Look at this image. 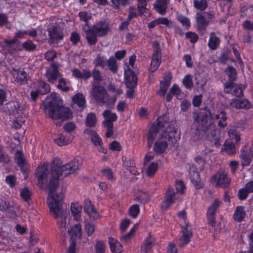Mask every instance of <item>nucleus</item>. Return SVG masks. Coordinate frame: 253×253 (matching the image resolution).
Returning a JSON list of instances; mask_svg holds the SVG:
<instances>
[{
  "mask_svg": "<svg viewBox=\"0 0 253 253\" xmlns=\"http://www.w3.org/2000/svg\"><path fill=\"white\" fill-rule=\"evenodd\" d=\"M95 249L96 253H104L105 249L104 243L101 241H97Z\"/></svg>",
  "mask_w": 253,
  "mask_h": 253,
  "instance_id": "13d9d810",
  "label": "nucleus"
},
{
  "mask_svg": "<svg viewBox=\"0 0 253 253\" xmlns=\"http://www.w3.org/2000/svg\"><path fill=\"white\" fill-rule=\"evenodd\" d=\"M229 104L230 106L236 109H248L251 107V104L246 99H237L234 98L230 100Z\"/></svg>",
  "mask_w": 253,
  "mask_h": 253,
  "instance_id": "dca6fc26",
  "label": "nucleus"
},
{
  "mask_svg": "<svg viewBox=\"0 0 253 253\" xmlns=\"http://www.w3.org/2000/svg\"><path fill=\"white\" fill-rule=\"evenodd\" d=\"M177 18L178 21L180 22L183 26L187 28L190 26V22L187 17L180 15L177 16Z\"/></svg>",
  "mask_w": 253,
  "mask_h": 253,
  "instance_id": "680f3d73",
  "label": "nucleus"
},
{
  "mask_svg": "<svg viewBox=\"0 0 253 253\" xmlns=\"http://www.w3.org/2000/svg\"><path fill=\"white\" fill-rule=\"evenodd\" d=\"M221 204V202L218 199H215L211 206L209 207L207 215L209 225L213 227L215 231H219L221 227L218 225H216L215 222V214Z\"/></svg>",
  "mask_w": 253,
  "mask_h": 253,
  "instance_id": "39448f33",
  "label": "nucleus"
},
{
  "mask_svg": "<svg viewBox=\"0 0 253 253\" xmlns=\"http://www.w3.org/2000/svg\"><path fill=\"white\" fill-rule=\"evenodd\" d=\"M246 216V212L243 207H237L234 214V219L238 222H241L244 220Z\"/></svg>",
  "mask_w": 253,
  "mask_h": 253,
  "instance_id": "473e14b6",
  "label": "nucleus"
},
{
  "mask_svg": "<svg viewBox=\"0 0 253 253\" xmlns=\"http://www.w3.org/2000/svg\"><path fill=\"white\" fill-rule=\"evenodd\" d=\"M82 226L80 224H76L68 230L69 234L72 237L81 238V237Z\"/></svg>",
  "mask_w": 253,
  "mask_h": 253,
  "instance_id": "f704fd0d",
  "label": "nucleus"
},
{
  "mask_svg": "<svg viewBox=\"0 0 253 253\" xmlns=\"http://www.w3.org/2000/svg\"><path fill=\"white\" fill-rule=\"evenodd\" d=\"M220 40L215 35L214 32H212L210 35L208 45L210 48L214 50L219 45Z\"/></svg>",
  "mask_w": 253,
  "mask_h": 253,
  "instance_id": "7c9ffc66",
  "label": "nucleus"
},
{
  "mask_svg": "<svg viewBox=\"0 0 253 253\" xmlns=\"http://www.w3.org/2000/svg\"><path fill=\"white\" fill-rule=\"evenodd\" d=\"M82 207L78 203H72L71 205V210L74 216V219L76 221H79L81 219V213Z\"/></svg>",
  "mask_w": 253,
  "mask_h": 253,
  "instance_id": "cd10ccee",
  "label": "nucleus"
},
{
  "mask_svg": "<svg viewBox=\"0 0 253 253\" xmlns=\"http://www.w3.org/2000/svg\"><path fill=\"white\" fill-rule=\"evenodd\" d=\"M158 169V165L155 163H152L150 166H149L147 170L146 171L147 175L148 176H152L154 175Z\"/></svg>",
  "mask_w": 253,
  "mask_h": 253,
  "instance_id": "6e6d98bb",
  "label": "nucleus"
},
{
  "mask_svg": "<svg viewBox=\"0 0 253 253\" xmlns=\"http://www.w3.org/2000/svg\"><path fill=\"white\" fill-rule=\"evenodd\" d=\"M196 22L198 29L199 32L203 35L206 27L208 25L207 20L204 16L200 13H197L196 15Z\"/></svg>",
  "mask_w": 253,
  "mask_h": 253,
  "instance_id": "5701e85b",
  "label": "nucleus"
},
{
  "mask_svg": "<svg viewBox=\"0 0 253 253\" xmlns=\"http://www.w3.org/2000/svg\"><path fill=\"white\" fill-rule=\"evenodd\" d=\"M224 91L237 97H241L243 95V88L240 84H237L234 82H226L224 84Z\"/></svg>",
  "mask_w": 253,
  "mask_h": 253,
  "instance_id": "6e6552de",
  "label": "nucleus"
},
{
  "mask_svg": "<svg viewBox=\"0 0 253 253\" xmlns=\"http://www.w3.org/2000/svg\"><path fill=\"white\" fill-rule=\"evenodd\" d=\"M85 123L86 126L89 127L95 126L96 123L95 115L93 113H89L86 117Z\"/></svg>",
  "mask_w": 253,
  "mask_h": 253,
  "instance_id": "ea45409f",
  "label": "nucleus"
},
{
  "mask_svg": "<svg viewBox=\"0 0 253 253\" xmlns=\"http://www.w3.org/2000/svg\"><path fill=\"white\" fill-rule=\"evenodd\" d=\"M80 161L78 159H74L61 167H54L52 169L51 177L48 185L49 192L47 204L49 208L50 214L57 219V223L62 234H65L66 231L68 214L62 209L63 195L62 193L56 194L55 192L58 186V179L77 170L81 165Z\"/></svg>",
  "mask_w": 253,
  "mask_h": 253,
  "instance_id": "f257e3e1",
  "label": "nucleus"
},
{
  "mask_svg": "<svg viewBox=\"0 0 253 253\" xmlns=\"http://www.w3.org/2000/svg\"><path fill=\"white\" fill-rule=\"evenodd\" d=\"M49 117L52 119L57 126H61L62 122L72 118V112L69 108L63 107L61 105L53 115Z\"/></svg>",
  "mask_w": 253,
  "mask_h": 253,
  "instance_id": "20e7f679",
  "label": "nucleus"
},
{
  "mask_svg": "<svg viewBox=\"0 0 253 253\" xmlns=\"http://www.w3.org/2000/svg\"><path fill=\"white\" fill-rule=\"evenodd\" d=\"M5 181L10 187H13L16 184V180L15 176L13 175H9L6 177Z\"/></svg>",
  "mask_w": 253,
  "mask_h": 253,
  "instance_id": "69168bd1",
  "label": "nucleus"
},
{
  "mask_svg": "<svg viewBox=\"0 0 253 253\" xmlns=\"http://www.w3.org/2000/svg\"><path fill=\"white\" fill-rule=\"evenodd\" d=\"M157 21L158 25L163 24L168 28H171L173 26L172 22L166 17L159 18L157 19Z\"/></svg>",
  "mask_w": 253,
  "mask_h": 253,
  "instance_id": "3c124183",
  "label": "nucleus"
},
{
  "mask_svg": "<svg viewBox=\"0 0 253 253\" xmlns=\"http://www.w3.org/2000/svg\"><path fill=\"white\" fill-rule=\"evenodd\" d=\"M84 210L85 212L93 219H97L99 215L94 209L91 201L88 199H86L84 200Z\"/></svg>",
  "mask_w": 253,
  "mask_h": 253,
  "instance_id": "aec40b11",
  "label": "nucleus"
},
{
  "mask_svg": "<svg viewBox=\"0 0 253 253\" xmlns=\"http://www.w3.org/2000/svg\"><path fill=\"white\" fill-rule=\"evenodd\" d=\"M31 194V192L27 188H25L20 191V196L25 201H28L30 199Z\"/></svg>",
  "mask_w": 253,
  "mask_h": 253,
  "instance_id": "052dcab7",
  "label": "nucleus"
},
{
  "mask_svg": "<svg viewBox=\"0 0 253 253\" xmlns=\"http://www.w3.org/2000/svg\"><path fill=\"white\" fill-rule=\"evenodd\" d=\"M14 81L19 84H24L27 83V75L23 70L13 69Z\"/></svg>",
  "mask_w": 253,
  "mask_h": 253,
  "instance_id": "f3484780",
  "label": "nucleus"
},
{
  "mask_svg": "<svg viewBox=\"0 0 253 253\" xmlns=\"http://www.w3.org/2000/svg\"><path fill=\"white\" fill-rule=\"evenodd\" d=\"M175 188L177 192L183 194L185 189V186L182 181L178 180L175 182Z\"/></svg>",
  "mask_w": 253,
  "mask_h": 253,
  "instance_id": "338daca9",
  "label": "nucleus"
},
{
  "mask_svg": "<svg viewBox=\"0 0 253 253\" xmlns=\"http://www.w3.org/2000/svg\"><path fill=\"white\" fill-rule=\"evenodd\" d=\"M169 87V86L161 83L160 89L157 91V94L161 97H164Z\"/></svg>",
  "mask_w": 253,
  "mask_h": 253,
  "instance_id": "0e129e2a",
  "label": "nucleus"
},
{
  "mask_svg": "<svg viewBox=\"0 0 253 253\" xmlns=\"http://www.w3.org/2000/svg\"><path fill=\"white\" fill-rule=\"evenodd\" d=\"M55 142L58 146H63L69 144L71 141L63 134H60L57 138L55 139Z\"/></svg>",
  "mask_w": 253,
  "mask_h": 253,
  "instance_id": "37998d69",
  "label": "nucleus"
},
{
  "mask_svg": "<svg viewBox=\"0 0 253 253\" xmlns=\"http://www.w3.org/2000/svg\"><path fill=\"white\" fill-rule=\"evenodd\" d=\"M48 33L51 43L60 41L62 40L63 38V34L60 28L56 26H54L49 28Z\"/></svg>",
  "mask_w": 253,
  "mask_h": 253,
  "instance_id": "a211bd4d",
  "label": "nucleus"
},
{
  "mask_svg": "<svg viewBox=\"0 0 253 253\" xmlns=\"http://www.w3.org/2000/svg\"><path fill=\"white\" fill-rule=\"evenodd\" d=\"M125 79L127 87H134L137 84V78L135 74L129 69L125 70Z\"/></svg>",
  "mask_w": 253,
  "mask_h": 253,
  "instance_id": "2eb2a0df",
  "label": "nucleus"
},
{
  "mask_svg": "<svg viewBox=\"0 0 253 253\" xmlns=\"http://www.w3.org/2000/svg\"><path fill=\"white\" fill-rule=\"evenodd\" d=\"M213 178L217 181L216 186L221 187H226L229 185L231 180L227 177L226 171L221 170L214 175Z\"/></svg>",
  "mask_w": 253,
  "mask_h": 253,
  "instance_id": "9d476101",
  "label": "nucleus"
},
{
  "mask_svg": "<svg viewBox=\"0 0 253 253\" xmlns=\"http://www.w3.org/2000/svg\"><path fill=\"white\" fill-rule=\"evenodd\" d=\"M15 159L23 171L26 172L27 169V166L23 154L21 151H17L16 152L15 156Z\"/></svg>",
  "mask_w": 253,
  "mask_h": 253,
  "instance_id": "393cba45",
  "label": "nucleus"
},
{
  "mask_svg": "<svg viewBox=\"0 0 253 253\" xmlns=\"http://www.w3.org/2000/svg\"><path fill=\"white\" fill-rule=\"evenodd\" d=\"M211 117L212 119L217 120V125L221 128H224L227 125L226 113L225 111H221L218 113L211 115Z\"/></svg>",
  "mask_w": 253,
  "mask_h": 253,
  "instance_id": "412c9836",
  "label": "nucleus"
},
{
  "mask_svg": "<svg viewBox=\"0 0 253 253\" xmlns=\"http://www.w3.org/2000/svg\"><path fill=\"white\" fill-rule=\"evenodd\" d=\"M137 0V6L139 11L141 13L145 12L147 8L146 5L147 2L149 0Z\"/></svg>",
  "mask_w": 253,
  "mask_h": 253,
  "instance_id": "864d4df0",
  "label": "nucleus"
},
{
  "mask_svg": "<svg viewBox=\"0 0 253 253\" xmlns=\"http://www.w3.org/2000/svg\"><path fill=\"white\" fill-rule=\"evenodd\" d=\"M49 173V170L46 166H42L37 169L36 175L38 178V186L42 188L44 181L47 179V176Z\"/></svg>",
  "mask_w": 253,
  "mask_h": 253,
  "instance_id": "9b49d317",
  "label": "nucleus"
},
{
  "mask_svg": "<svg viewBox=\"0 0 253 253\" xmlns=\"http://www.w3.org/2000/svg\"><path fill=\"white\" fill-rule=\"evenodd\" d=\"M238 127L236 126H231L228 130V133L232 139H234L236 142L240 140V135L238 132Z\"/></svg>",
  "mask_w": 253,
  "mask_h": 253,
  "instance_id": "e433bc0d",
  "label": "nucleus"
},
{
  "mask_svg": "<svg viewBox=\"0 0 253 253\" xmlns=\"http://www.w3.org/2000/svg\"><path fill=\"white\" fill-rule=\"evenodd\" d=\"M85 38L89 45H94L97 42V35L92 29H89L85 31Z\"/></svg>",
  "mask_w": 253,
  "mask_h": 253,
  "instance_id": "bb28decb",
  "label": "nucleus"
},
{
  "mask_svg": "<svg viewBox=\"0 0 253 253\" xmlns=\"http://www.w3.org/2000/svg\"><path fill=\"white\" fill-rule=\"evenodd\" d=\"M194 7L200 10H204L207 6V2L206 0H194Z\"/></svg>",
  "mask_w": 253,
  "mask_h": 253,
  "instance_id": "49530a36",
  "label": "nucleus"
},
{
  "mask_svg": "<svg viewBox=\"0 0 253 253\" xmlns=\"http://www.w3.org/2000/svg\"><path fill=\"white\" fill-rule=\"evenodd\" d=\"M43 104L45 111L50 116L62 105V101L58 94L53 92L46 97Z\"/></svg>",
  "mask_w": 253,
  "mask_h": 253,
  "instance_id": "7ed1b4c3",
  "label": "nucleus"
},
{
  "mask_svg": "<svg viewBox=\"0 0 253 253\" xmlns=\"http://www.w3.org/2000/svg\"><path fill=\"white\" fill-rule=\"evenodd\" d=\"M152 46L154 51L152 57L161 58V49L158 42L154 41L152 43Z\"/></svg>",
  "mask_w": 253,
  "mask_h": 253,
  "instance_id": "c03bdc74",
  "label": "nucleus"
},
{
  "mask_svg": "<svg viewBox=\"0 0 253 253\" xmlns=\"http://www.w3.org/2000/svg\"><path fill=\"white\" fill-rule=\"evenodd\" d=\"M103 116L104 118L112 122L116 121L117 116L115 113H112L110 110H106L103 113Z\"/></svg>",
  "mask_w": 253,
  "mask_h": 253,
  "instance_id": "8fccbe9b",
  "label": "nucleus"
},
{
  "mask_svg": "<svg viewBox=\"0 0 253 253\" xmlns=\"http://www.w3.org/2000/svg\"><path fill=\"white\" fill-rule=\"evenodd\" d=\"M101 172L103 176L106 177L109 180L112 181L115 179L112 170L109 168L102 169Z\"/></svg>",
  "mask_w": 253,
  "mask_h": 253,
  "instance_id": "a18cd8bd",
  "label": "nucleus"
},
{
  "mask_svg": "<svg viewBox=\"0 0 253 253\" xmlns=\"http://www.w3.org/2000/svg\"><path fill=\"white\" fill-rule=\"evenodd\" d=\"M92 29L99 37H103L106 35L109 30L108 23L102 21L93 25Z\"/></svg>",
  "mask_w": 253,
  "mask_h": 253,
  "instance_id": "4468645a",
  "label": "nucleus"
},
{
  "mask_svg": "<svg viewBox=\"0 0 253 253\" xmlns=\"http://www.w3.org/2000/svg\"><path fill=\"white\" fill-rule=\"evenodd\" d=\"M169 0H157L154 4L155 10L161 15H165Z\"/></svg>",
  "mask_w": 253,
  "mask_h": 253,
  "instance_id": "b1692460",
  "label": "nucleus"
},
{
  "mask_svg": "<svg viewBox=\"0 0 253 253\" xmlns=\"http://www.w3.org/2000/svg\"><path fill=\"white\" fill-rule=\"evenodd\" d=\"M91 94L98 102L105 103L108 100L107 91L105 89L99 85H92Z\"/></svg>",
  "mask_w": 253,
  "mask_h": 253,
  "instance_id": "423d86ee",
  "label": "nucleus"
},
{
  "mask_svg": "<svg viewBox=\"0 0 253 253\" xmlns=\"http://www.w3.org/2000/svg\"><path fill=\"white\" fill-rule=\"evenodd\" d=\"M243 160L242 165L243 167L249 166L253 158V150L246 146L241 150V153L239 156Z\"/></svg>",
  "mask_w": 253,
  "mask_h": 253,
  "instance_id": "f8f14e48",
  "label": "nucleus"
},
{
  "mask_svg": "<svg viewBox=\"0 0 253 253\" xmlns=\"http://www.w3.org/2000/svg\"><path fill=\"white\" fill-rule=\"evenodd\" d=\"M67 82L64 79L60 78L58 80L57 87L62 91L66 92L69 90V87L66 86Z\"/></svg>",
  "mask_w": 253,
  "mask_h": 253,
  "instance_id": "bf43d9fd",
  "label": "nucleus"
},
{
  "mask_svg": "<svg viewBox=\"0 0 253 253\" xmlns=\"http://www.w3.org/2000/svg\"><path fill=\"white\" fill-rule=\"evenodd\" d=\"M223 149L229 155H232L236 153V148L232 142L226 141L223 145Z\"/></svg>",
  "mask_w": 253,
  "mask_h": 253,
  "instance_id": "4c0bfd02",
  "label": "nucleus"
},
{
  "mask_svg": "<svg viewBox=\"0 0 253 253\" xmlns=\"http://www.w3.org/2000/svg\"><path fill=\"white\" fill-rule=\"evenodd\" d=\"M91 139L92 142L95 145L100 146L101 145L102 142L101 139L96 132L94 133H93L92 136L91 137Z\"/></svg>",
  "mask_w": 253,
  "mask_h": 253,
  "instance_id": "774afa93",
  "label": "nucleus"
},
{
  "mask_svg": "<svg viewBox=\"0 0 253 253\" xmlns=\"http://www.w3.org/2000/svg\"><path fill=\"white\" fill-rule=\"evenodd\" d=\"M45 76L50 83L54 84L62 77V74L58 70V67L55 63H51L50 67L47 69Z\"/></svg>",
  "mask_w": 253,
  "mask_h": 253,
  "instance_id": "0eeeda50",
  "label": "nucleus"
},
{
  "mask_svg": "<svg viewBox=\"0 0 253 253\" xmlns=\"http://www.w3.org/2000/svg\"><path fill=\"white\" fill-rule=\"evenodd\" d=\"M108 59L100 55H97L96 58L93 61V64L95 66H98L105 70L107 69V64Z\"/></svg>",
  "mask_w": 253,
  "mask_h": 253,
  "instance_id": "72a5a7b5",
  "label": "nucleus"
},
{
  "mask_svg": "<svg viewBox=\"0 0 253 253\" xmlns=\"http://www.w3.org/2000/svg\"><path fill=\"white\" fill-rule=\"evenodd\" d=\"M111 251L113 253H121L123 252V247L121 244L114 238H110L108 241Z\"/></svg>",
  "mask_w": 253,
  "mask_h": 253,
  "instance_id": "a878e982",
  "label": "nucleus"
},
{
  "mask_svg": "<svg viewBox=\"0 0 253 253\" xmlns=\"http://www.w3.org/2000/svg\"><path fill=\"white\" fill-rule=\"evenodd\" d=\"M181 232L182 236L179 238V246L182 247L190 242L192 236V233L190 226L187 223L182 227Z\"/></svg>",
  "mask_w": 253,
  "mask_h": 253,
  "instance_id": "ddd939ff",
  "label": "nucleus"
},
{
  "mask_svg": "<svg viewBox=\"0 0 253 253\" xmlns=\"http://www.w3.org/2000/svg\"><path fill=\"white\" fill-rule=\"evenodd\" d=\"M180 134L172 125L164 122L159 119L154 122L147 135L148 146L151 147L154 139H156L153 150L157 154L164 153L169 144L172 146L180 139Z\"/></svg>",
  "mask_w": 253,
  "mask_h": 253,
  "instance_id": "f03ea898",
  "label": "nucleus"
},
{
  "mask_svg": "<svg viewBox=\"0 0 253 253\" xmlns=\"http://www.w3.org/2000/svg\"><path fill=\"white\" fill-rule=\"evenodd\" d=\"M154 245V239L151 237H148L141 245V250L144 253H149Z\"/></svg>",
  "mask_w": 253,
  "mask_h": 253,
  "instance_id": "c85d7f7f",
  "label": "nucleus"
},
{
  "mask_svg": "<svg viewBox=\"0 0 253 253\" xmlns=\"http://www.w3.org/2000/svg\"><path fill=\"white\" fill-rule=\"evenodd\" d=\"M107 68L114 74L117 73L118 65L117 63L116 60L113 56L110 57L109 59H108L107 64Z\"/></svg>",
  "mask_w": 253,
  "mask_h": 253,
  "instance_id": "2f4dec72",
  "label": "nucleus"
},
{
  "mask_svg": "<svg viewBox=\"0 0 253 253\" xmlns=\"http://www.w3.org/2000/svg\"><path fill=\"white\" fill-rule=\"evenodd\" d=\"M50 89V86L47 83H46L43 81H41L39 83L38 90H39L40 94H46L49 92Z\"/></svg>",
  "mask_w": 253,
  "mask_h": 253,
  "instance_id": "79ce46f5",
  "label": "nucleus"
},
{
  "mask_svg": "<svg viewBox=\"0 0 253 253\" xmlns=\"http://www.w3.org/2000/svg\"><path fill=\"white\" fill-rule=\"evenodd\" d=\"M183 84L187 89H191L193 86L191 77L189 75H186L183 79Z\"/></svg>",
  "mask_w": 253,
  "mask_h": 253,
  "instance_id": "5fc2aeb1",
  "label": "nucleus"
},
{
  "mask_svg": "<svg viewBox=\"0 0 253 253\" xmlns=\"http://www.w3.org/2000/svg\"><path fill=\"white\" fill-rule=\"evenodd\" d=\"M139 206L138 205L134 204L131 206L128 210L129 215L133 218H135L139 213Z\"/></svg>",
  "mask_w": 253,
  "mask_h": 253,
  "instance_id": "de8ad7c7",
  "label": "nucleus"
},
{
  "mask_svg": "<svg viewBox=\"0 0 253 253\" xmlns=\"http://www.w3.org/2000/svg\"><path fill=\"white\" fill-rule=\"evenodd\" d=\"M196 164H195V168H196L197 169H199L201 170H203L205 168L206 164L205 160L201 157H197L195 159Z\"/></svg>",
  "mask_w": 253,
  "mask_h": 253,
  "instance_id": "603ef678",
  "label": "nucleus"
},
{
  "mask_svg": "<svg viewBox=\"0 0 253 253\" xmlns=\"http://www.w3.org/2000/svg\"><path fill=\"white\" fill-rule=\"evenodd\" d=\"M228 77L227 82H234L236 79L237 72L236 69L232 66H228L225 70Z\"/></svg>",
  "mask_w": 253,
  "mask_h": 253,
  "instance_id": "c9c22d12",
  "label": "nucleus"
},
{
  "mask_svg": "<svg viewBox=\"0 0 253 253\" xmlns=\"http://www.w3.org/2000/svg\"><path fill=\"white\" fill-rule=\"evenodd\" d=\"M19 104L17 101H11L6 103L2 108V110L10 115H15L18 113Z\"/></svg>",
  "mask_w": 253,
  "mask_h": 253,
  "instance_id": "4be33fe9",
  "label": "nucleus"
},
{
  "mask_svg": "<svg viewBox=\"0 0 253 253\" xmlns=\"http://www.w3.org/2000/svg\"><path fill=\"white\" fill-rule=\"evenodd\" d=\"M189 177L191 181L193 183L196 189H199L202 187L200 175L197 171H195V167L192 166L190 167L189 170Z\"/></svg>",
  "mask_w": 253,
  "mask_h": 253,
  "instance_id": "6ab92c4d",
  "label": "nucleus"
},
{
  "mask_svg": "<svg viewBox=\"0 0 253 253\" xmlns=\"http://www.w3.org/2000/svg\"><path fill=\"white\" fill-rule=\"evenodd\" d=\"M91 75L94 81L98 83H99L102 80L100 72L98 70L96 69H93Z\"/></svg>",
  "mask_w": 253,
  "mask_h": 253,
  "instance_id": "e2e57ef3",
  "label": "nucleus"
},
{
  "mask_svg": "<svg viewBox=\"0 0 253 253\" xmlns=\"http://www.w3.org/2000/svg\"><path fill=\"white\" fill-rule=\"evenodd\" d=\"M129 0H111L112 6L115 8H120L125 6Z\"/></svg>",
  "mask_w": 253,
  "mask_h": 253,
  "instance_id": "4d7b16f0",
  "label": "nucleus"
},
{
  "mask_svg": "<svg viewBox=\"0 0 253 253\" xmlns=\"http://www.w3.org/2000/svg\"><path fill=\"white\" fill-rule=\"evenodd\" d=\"M161 62V58L152 57L151 63L149 67V70L151 72H155L159 67Z\"/></svg>",
  "mask_w": 253,
  "mask_h": 253,
  "instance_id": "a19ab883",
  "label": "nucleus"
},
{
  "mask_svg": "<svg viewBox=\"0 0 253 253\" xmlns=\"http://www.w3.org/2000/svg\"><path fill=\"white\" fill-rule=\"evenodd\" d=\"M23 46L25 50L29 52L34 51L37 47L36 45L30 40L24 42Z\"/></svg>",
  "mask_w": 253,
  "mask_h": 253,
  "instance_id": "09e8293b",
  "label": "nucleus"
},
{
  "mask_svg": "<svg viewBox=\"0 0 253 253\" xmlns=\"http://www.w3.org/2000/svg\"><path fill=\"white\" fill-rule=\"evenodd\" d=\"M85 230L88 236L92 235L95 230L94 224L88 220L85 221Z\"/></svg>",
  "mask_w": 253,
  "mask_h": 253,
  "instance_id": "58836bf2",
  "label": "nucleus"
},
{
  "mask_svg": "<svg viewBox=\"0 0 253 253\" xmlns=\"http://www.w3.org/2000/svg\"><path fill=\"white\" fill-rule=\"evenodd\" d=\"M72 101L74 104L78 106L81 110H83L85 103V98L83 94L79 93L75 94L72 97Z\"/></svg>",
  "mask_w": 253,
  "mask_h": 253,
  "instance_id": "c756f323",
  "label": "nucleus"
},
{
  "mask_svg": "<svg viewBox=\"0 0 253 253\" xmlns=\"http://www.w3.org/2000/svg\"><path fill=\"white\" fill-rule=\"evenodd\" d=\"M175 193L174 189L172 187L169 186L166 192L165 200L161 204L162 209L168 210L175 202Z\"/></svg>",
  "mask_w": 253,
  "mask_h": 253,
  "instance_id": "1a4fd4ad",
  "label": "nucleus"
}]
</instances>
